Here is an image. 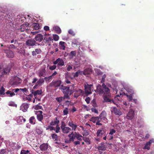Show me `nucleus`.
I'll return each instance as SVG.
<instances>
[{
    "instance_id": "obj_1",
    "label": "nucleus",
    "mask_w": 154,
    "mask_h": 154,
    "mask_svg": "<svg viewBox=\"0 0 154 154\" xmlns=\"http://www.w3.org/2000/svg\"><path fill=\"white\" fill-rule=\"evenodd\" d=\"M97 90L99 94H104L103 98L104 102L112 103L115 104V101L110 93V90L104 83H103L102 85H99L97 86Z\"/></svg>"
},
{
    "instance_id": "obj_2",
    "label": "nucleus",
    "mask_w": 154,
    "mask_h": 154,
    "mask_svg": "<svg viewBox=\"0 0 154 154\" xmlns=\"http://www.w3.org/2000/svg\"><path fill=\"white\" fill-rule=\"evenodd\" d=\"M60 89L62 90L64 95V98L65 99H69L70 96L72 93V91L69 90V87L64 86L62 85L61 86Z\"/></svg>"
},
{
    "instance_id": "obj_3",
    "label": "nucleus",
    "mask_w": 154,
    "mask_h": 154,
    "mask_svg": "<svg viewBox=\"0 0 154 154\" xmlns=\"http://www.w3.org/2000/svg\"><path fill=\"white\" fill-rule=\"evenodd\" d=\"M27 47L29 48L34 46H37L40 45L38 42H36L34 39H28L25 43Z\"/></svg>"
},
{
    "instance_id": "obj_4",
    "label": "nucleus",
    "mask_w": 154,
    "mask_h": 154,
    "mask_svg": "<svg viewBox=\"0 0 154 154\" xmlns=\"http://www.w3.org/2000/svg\"><path fill=\"white\" fill-rule=\"evenodd\" d=\"M22 80L20 78L15 76L11 79L10 84L12 85H17L20 84Z\"/></svg>"
},
{
    "instance_id": "obj_5",
    "label": "nucleus",
    "mask_w": 154,
    "mask_h": 154,
    "mask_svg": "<svg viewBox=\"0 0 154 154\" xmlns=\"http://www.w3.org/2000/svg\"><path fill=\"white\" fill-rule=\"evenodd\" d=\"M60 127L62 132L65 134L68 133L71 130V129L70 128L65 126L64 122H62Z\"/></svg>"
},
{
    "instance_id": "obj_6",
    "label": "nucleus",
    "mask_w": 154,
    "mask_h": 154,
    "mask_svg": "<svg viewBox=\"0 0 154 154\" xmlns=\"http://www.w3.org/2000/svg\"><path fill=\"white\" fill-rule=\"evenodd\" d=\"M92 86V85H85V94L86 96H87L92 93L91 86Z\"/></svg>"
},
{
    "instance_id": "obj_7",
    "label": "nucleus",
    "mask_w": 154,
    "mask_h": 154,
    "mask_svg": "<svg viewBox=\"0 0 154 154\" xmlns=\"http://www.w3.org/2000/svg\"><path fill=\"white\" fill-rule=\"evenodd\" d=\"M100 119L105 123L107 122V119L106 118V113L105 111H102L100 114L99 116Z\"/></svg>"
},
{
    "instance_id": "obj_8",
    "label": "nucleus",
    "mask_w": 154,
    "mask_h": 154,
    "mask_svg": "<svg viewBox=\"0 0 154 154\" xmlns=\"http://www.w3.org/2000/svg\"><path fill=\"white\" fill-rule=\"evenodd\" d=\"M97 148L98 149L99 153L101 154L103 152L102 151H105L106 149L105 143L103 142L101 143L100 145L97 146Z\"/></svg>"
},
{
    "instance_id": "obj_9",
    "label": "nucleus",
    "mask_w": 154,
    "mask_h": 154,
    "mask_svg": "<svg viewBox=\"0 0 154 154\" xmlns=\"http://www.w3.org/2000/svg\"><path fill=\"white\" fill-rule=\"evenodd\" d=\"M92 72L91 69L90 68H87L85 69L84 71H81L79 70H78V74L82 75L83 74L86 75L91 73Z\"/></svg>"
},
{
    "instance_id": "obj_10",
    "label": "nucleus",
    "mask_w": 154,
    "mask_h": 154,
    "mask_svg": "<svg viewBox=\"0 0 154 154\" xmlns=\"http://www.w3.org/2000/svg\"><path fill=\"white\" fill-rule=\"evenodd\" d=\"M46 70L45 68H41L38 71V76L40 78H42V77H45L46 76Z\"/></svg>"
},
{
    "instance_id": "obj_11",
    "label": "nucleus",
    "mask_w": 154,
    "mask_h": 154,
    "mask_svg": "<svg viewBox=\"0 0 154 154\" xmlns=\"http://www.w3.org/2000/svg\"><path fill=\"white\" fill-rule=\"evenodd\" d=\"M61 83V82L60 80L53 81L49 85L51 87L54 86L56 88L60 86Z\"/></svg>"
},
{
    "instance_id": "obj_12",
    "label": "nucleus",
    "mask_w": 154,
    "mask_h": 154,
    "mask_svg": "<svg viewBox=\"0 0 154 154\" xmlns=\"http://www.w3.org/2000/svg\"><path fill=\"white\" fill-rule=\"evenodd\" d=\"M106 130L103 128L98 129L97 132V137H101L103 135H105L106 134Z\"/></svg>"
},
{
    "instance_id": "obj_13",
    "label": "nucleus",
    "mask_w": 154,
    "mask_h": 154,
    "mask_svg": "<svg viewBox=\"0 0 154 154\" xmlns=\"http://www.w3.org/2000/svg\"><path fill=\"white\" fill-rule=\"evenodd\" d=\"M43 112L42 111H36L35 114L37 115V118L38 120L42 122L43 118V116L42 115Z\"/></svg>"
},
{
    "instance_id": "obj_14",
    "label": "nucleus",
    "mask_w": 154,
    "mask_h": 154,
    "mask_svg": "<svg viewBox=\"0 0 154 154\" xmlns=\"http://www.w3.org/2000/svg\"><path fill=\"white\" fill-rule=\"evenodd\" d=\"M53 63L54 65L57 64L58 66H62L64 65L63 60L60 58L57 59L56 61H54Z\"/></svg>"
},
{
    "instance_id": "obj_15",
    "label": "nucleus",
    "mask_w": 154,
    "mask_h": 154,
    "mask_svg": "<svg viewBox=\"0 0 154 154\" xmlns=\"http://www.w3.org/2000/svg\"><path fill=\"white\" fill-rule=\"evenodd\" d=\"M112 113H113L116 115L120 116L122 114V112L119 109H117L116 107H113L111 110Z\"/></svg>"
},
{
    "instance_id": "obj_16",
    "label": "nucleus",
    "mask_w": 154,
    "mask_h": 154,
    "mask_svg": "<svg viewBox=\"0 0 154 154\" xmlns=\"http://www.w3.org/2000/svg\"><path fill=\"white\" fill-rule=\"evenodd\" d=\"M68 136L69 137V140L73 141L76 138H77V134L76 132H72Z\"/></svg>"
},
{
    "instance_id": "obj_17",
    "label": "nucleus",
    "mask_w": 154,
    "mask_h": 154,
    "mask_svg": "<svg viewBox=\"0 0 154 154\" xmlns=\"http://www.w3.org/2000/svg\"><path fill=\"white\" fill-rule=\"evenodd\" d=\"M29 105L28 103H23L20 106V109L24 112H26L29 107Z\"/></svg>"
},
{
    "instance_id": "obj_18",
    "label": "nucleus",
    "mask_w": 154,
    "mask_h": 154,
    "mask_svg": "<svg viewBox=\"0 0 154 154\" xmlns=\"http://www.w3.org/2000/svg\"><path fill=\"white\" fill-rule=\"evenodd\" d=\"M43 35L41 34H38L36 35L35 38V40L36 42H41L43 40Z\"/></svg>"
},
{
    "instance_id": "obj_19",
    "label": "nucleus",
    "mask_w": 154,
    "mask_h": 154,
    "mask_svg": "<svg viewBox=\"0 0 154 154\" xmlns=\"http://www.w3.org/2000/svg\"><path fill=\"white\" fill-rule=\"evenodd\" d=\"M152 143H154V140L152 139L149 140V141L146 143L144 147V149H147L149 150L150 149V146Z\"/></svg>"
},
{
    "instance_id": "obj_20",
    "label": "nucleus",
    "mask_w": 154,
    "mask_h": 154,
    "mask_svg": "<svg viewBox=\"0 0 154 154\" xmlns=\"http://www.w3.org/2000/svg\"><path fill=\"white\" fill-rule=\"evenodd\" d=\"M5 53L7 56L9 58H13L14 56V54L13 51L10 50L5 51Z\"/></svg>"
},
{
    "instance_id": "obj_21",
    "label": "nucleus",
    "mask_w": 154,
    "mask_h": 154,
    "mask_svg": "<svg viewBox=\"0 0 154 154\" xmlns=\"http://www.w3.org/2000/svg\"><path fill=\"white\" fill-rule=\"evenodd\" d=\"M48 145L47 143H43L40 145V149L41 151H46L48 149Z\"/></svg>"
},
{
    "instance_id": "obj_22",
    "label": "nucleus",
    "mask_w": 154,
    "mask_h": 154,
    "mask_svg": "<svg viewBox=\"0 0 154 154\" xmlns=\"http://www.w3.org/2000/svg\"><path fill=\"white\" fill-rule=\"evenodd\" d=\"M134 111L132 109H130L127 115L128 119H132L134 117Z\"/></svg>"
},
{
    "instance_id": "obj_23",
    "label": "nucleus",
    "mask_w": 154,
    "mask_h": 154,
    "mask_svg": "<svg viewBox=\"0 0 154 154\" xmlns=\"http://www.w3.org/2000/svg\"><path fill=\"white\" fill-rule=\"evenodd\" d=\"M60 122L59 120H58V119L57 117L55 118L50 123V125L54 126L55 125H58V124Z\"/></svg>"
},
{
    "instance_id": "obj_24",
    "label": "nucleus",
    "mask_w": 154,
    "mask_h": 154,
    "mask_svg": "<svg viewBox=\"0 0 154 154\" xmlns=\"http://www.w3.org/2000/svg\"><path fill=\"white\" fill-rule=\"evenodd\" d=\"M90 121L93 122L94 123H96L97 122H100L101 119H100L99 116L92 117L90 119Z\"/></svg>"
},
{
    "instance_id": "obj_25",
    "label": "nucleus",
    "mask_w": 154,
    "mask_h": 154,
    "mask_svg": "<svg viewBox=\"0 0 154 154\" xmlns=\"http://www.w3.org/2000/svg\"><path fill=\"white\" fill-rule=\"evenodd\" d=\"M44 79L42 78H40L38 80V79L36 83L38 86H40L44 83Z\"/></svg>"
},
{
    "instance_id": "obj_26",
    "label": "nucleus",
    "mask_w": 154,
    "mask_h": 154,
    "mask_svg": "<svg viewBox=\"0 0 154 154\" xmlns=\"http://www.w3.org/2000/svg\"><path fill=\"white\" fill-rule=\"evenodd\" d=\"M79 127L81 128H80L79 129L78 128V130L79 131L82 130L81 132H82V134L84 136H87L88 134V133L87 131L86 130H84V128L82 126H80Z\"/></svg>"
},
{
    "instance_id": "obj_27",
    "label": "nucleus",
    "mask_w": 154,
    "mask_h": 154,
    "mask_svg": "<svg viewBox=\"0 0 154 154\" xmlns=\"http://www.w3.org/2000/svg\"><path fill=\"white\" fill-rule=\"evenodd\" d=\"M68 125L72 128V130H74L75 131L77 127V125L73 123L72 122H69L68 123Z\"/></svg>"
},
{
    "instance_id": "obj_28",
    "label": "nucleus",
    "mask_w": 154,
    "mask_h": 154,
    "mask_svg": "<svg viewBox=\"0 0 154 154\" xmlns=\"http://www.w3.org/2000/svg\"><path fill=\"white\" fill-rule=\"evenodd\" d=\"M76 54V52L75 51H72L69 54V56L70 58H73L74 57H75Z\"/></svg>"
},
{
    "instance_id": "obj_29",
    "label": "nucleus",
    "mask_w": 154,
    "mask_h": 154,
    "mask_svg": "<svg viewBox=\"0 0 154 154\" xmlns=\"http://www.w3.org/2000/svg\"><path fill=\"white\" fill-rule=\"evenodd\" d=\"M53 29L57 34H60L61 32V30L60 28L58 26H55L53 27Z\"/></svg>"
},
{
    "instance_id": "obj_30",
    "label": "nucleus",
    "mask_w": 154,
    "mask_h": 154,
    "mask_svg": "<svg viewBox=\"0 0 154 154\" xmlns=\"http://www.w3.org/2000/svg\"><path fill=\"white\" fill-rule=\"evenodd\" d=\"M35 117L34 116L30 117L29 119V122L32 125H34L35 124Z\"/></svg>"
},
{
    "instance_id": "obj_31",
    "label": "nucleus",
    "mask_w": 154,
    "mask_h": 154,
    "mask_svg": "<svg viewBox=\"0 0 154 154\" xmlns=\"http://www.w3.org/2000/svg\"><path fill=\"white\" fill-rule=\"evenodd\" d=\"M32 93L34 94V96H36L37 95H41L42 93V90L41 89L37 90L33 92L32 91Z\"/></svg>"
},
{
    "instance_id": "obj_32",
    "label": "nucleus",
    "mask_w": 154,
    "mask_h": 154,
    "mask_svg": "<svg viewBox=\"0 0 154 154\" xmlns=\"http://www.w3.org/2000/svg\"><path fill=\"white\" fill-rule=\"evenodd\" d=\"M34 29L35 30H38L40 28L39 24L38 23H33L32 24Z\"/></svg>"
},
{
    "instance_id": "obj_33",
    "label": "nucleus",
    "mask_w": 154,
    "mask_h": 154,
    "mask_svg": "<svg viewBox=\"0 0 154 154\" xmlns=\"http://www.w3.org/2000/svg\"><path fill=\"white\" fill-rule=\"evenodd\" d=\"M85 94L84 91L81 89H79L78 90V97L79 95L83 96Z\"/></svg>"
},
{
    "instance_id": "obj_34",
    "label": "nucleus",
    "mask_w": 154,
    "mask_h": 154,
    "mask_svg": "<svg viewBox=\"0 0 154 154\" xmlns=\"http://www.w3.org/2000/svg\"><path fill=\"white\" fill-rule=\"evenodd\" d=\"M65 42H63L60 41L59 42V44L60 45V49L64 50L65 48Z\"/></svg>"
},
{
    "instance_id": "obj_35",
    "label": "nucleus",
    "mask_w": 154,
    "mask_h": 154,
    "mask_svg": "<svg viewBox=\"0 0 154 154\" xmlns=\"http://www.w3.org/2000/svg\"><path fill=\"white\" fill-rule=\"evenodd\" d=\"M6 94L7 95L9 94V96L12 97L13 96H14L15 95V94L14 92H12L10 91L9 90L7 91L6 92Z\"/></svg>"
},
{
    "instance_id": "obj_36",
    "label": "nucleus",
    "mask_w": 154,
    "mask_h": 154,
    "mask_svg": "<svg viewBox=\"0 0 154 154\" xmlns=\"http://www.w3.org/2000/svg\"><path fill=\"white\" fill-rule=\"evenodd\" d=\"M52 138L54 139L55 141H57L58 139V137L57 135L55 134H53L51 135Z\"/></svg>"
},
{
    "instance_id": "obj_37",
    "label": "nucleus",
    "mask_w": 154,
    "mask_h": 154,
    "mask_svg": "<svg viewBox=\"0 0 154 154\" xmlns=\"http://www.w3.org/2000/svg\"><path fill=\"white\" fill-rule=\"evenodd\" d=\"M65 99V98H64V97H60L56 98V100L58 102L60 103L63 100H64Z\"/></svg>"
},
{
    "instance_id": "obj_38",
    "label": "nucleus",
    "mask_w": 154,
    "mask_h": 154,
    "mask_svg": "<svg viewBox=\"0 0 154 154\" xmlns=\"http://www.w3.org/2000/svg\"><path fill=\"white\" fill-rule=\"evenodd\" d=\"M5 89L3 87H2L1 89L0 90V95H4L5 94Z\"/></svg>"
},
{
    "instance_id": "obj_39",
    "label": "nucleus",
    "mask_w": 154,
    "mask_h": 154,
    "mask_svg": "<svg viewBox=\"0 0 154 154\" xmlns=\"http://www.w3.org/2000/svg\"><path fill=\"white\" fill-rule=\"evenodd\" d=\"M52 77L51 75H50L48 77H45L43 79H44V80H45L46 82H48L50 80H51L52 79Z\"/></svg>"
},
{
    "instance_id": "obj_40",
    "label": "nucleus",
    "mask_w": 154,
    "mask_h": 154,
    "mask_svg": "<svg viewBox=\"0 0 154 154\" xmlns=\"http://www.w3.org/2000/svg\"><path fill=\"white\" fill-rule=\"evenodd\" d=\"M50 129L51 131L54 130H55V128L54 127L51 126V125L48 126L46 128V130H48Z\"/></svg>"
},
{
    "instance_id": "obj_41",
    "label": "nucleus",
    "mask_w": 154,
    "mask_h": 154,
    "mask_svg": "<svg viewBox=\"0 0 154 154\" xmlns=\"http://www.w3.org/2000/svg\"><path fill=\"white\" fill-rule=\"evenodd\" d=\"M53 39L54 40L57 41L58 40L59 37L58 35L56 34H54L53 35Z\"/></svg>"
},
{
    "instance_id": "obj_42",
    "label": "nucleus",
    "mask_w": 154,
    "mask_h": 154,
    "mask_svg": "<svg viewBox=\"0 0 154 154\" xmlns=\"http://www.w3.org/2000/svg\"><path fill=\"white\" fill-rule=\"evenodd\" d=\"M55 128V132L56 133H58L60 132V128L59 127L58 125H57Z\"/></svg>"
},
{
    "instance_id": "obj_43",
    "label": "nucleus",
    "mask_w": 154,
    "mask_h": 154,
    "mask_svg": "<svg viewBox=\"0 0 154 154\" xmlns=\"http://www.w3.org/2000/svg\"><path fill=\"white\" fill-rule=\"evenodd\" d=\"M63 113L64 115H67L68 113V109L66 108L63 110Z\"/></svg>"
},
{
    "instance_id": "obj_44",
    "label": "nucleus",
    "mask_w": 154,
    "mask_h": 154,
    "mask_svg": "<svg viewBox=\"0 0 154 154\" xmlns=\"http://www.w3.org/2000/svg\"><path fill=\"white\" fill-rule=\"evenodd\" d=\"M57 66L55 65H54L52 66H50L49 69L51 70H53L55 69L56 68Z\"/></svg>"
},
{
    "instance_id": "obj_45",
    "label": "nucleus",
    "mask_w": 154,
    "mask_h": 154,
    "mask_svg": "<svg viewBox=\"0 0 154 154\" xmlns=\"http://www.w3.org/2000/svg\"><path fill=\"white\" fill-rule=\"evenodd\" d=\"M116 132V130L113 129H111L110 130V132L109 133V134L112 135L114 134Z\"/></svg>"
},
{
    "instance_id": "obj_46",
    "label": "nucleus",
    "mask_w": 154,
    "mask_h": 154,
    "mask_svg": "<svg viewBox=\"0 0 154 154\" xmlns=\"http://www.w3.org/2000/svg\"><path fill=\"white\" fill-rule=\"evenodd\" d=\"M29 23H26L25 24H22L21 25L20 27L22 28H23V27H26L27 28L29 26Z\"/></svg>"
},
{
    "instance_id": "obj_47",
    "label": "nucleus",
    "mask_w": 154,
    "mask_h": 154,
    "mask_svg": "<svg viewBox=\"0 0 154 154\" xmlns=\"http://www.w3.org/2000/svg\"><path fill=\"white\" fill-rule=\"evenodd\" d=\"M36 131L37 134H42V131L38 128H36Z\"/></svg>"
},
{
    "instance_id": "obj_48",
    "label": "nucleus",
    "mask_w": 154,
    "mask_h": 154,
    "mask_svg": "<svg viewBox=\"0 0 154 154\" xmlns=\"http://www.w3.org/2000/svg\"><path fill=\"white\" fill-rule=\"evenodd\" d=\"M35 109L36 110L42 109V107L41 106H39L38 105H37L35 106Z\"/></svg>"
},
{
    "instance_id": "obj_49",
    "label": "nucleus",
    "mask_w": 154,
    "mask_h": 154,
    "mask_svg": "<svg viewBox=\"0 0 154 154\" xmlns=\"http://www.w3.org/2000/svg\"><path fill=\"white\" fill-rule=\"evenodd\" d=\"M35 52H36L37 54H40L42 52V51L40 49L37 48L35 49Z\"/></svg>"
},
{
    "instance_id": "obj_50",
    "label": "nucleus",
    "mask_w": 154,
    "mask_h": 154,
    "mask_svg": "<svg viewBox=\"0 0 154 154\" xmlns=\"http://www.w3.org/2000/svg\"><path fill=\"white\" fill-rule=\"evenodd\" d=\"M91 110L92 112H94L95 113L98 114V110L96 108H92L91 109Z\"/></svg>"
},
{
    "instance_id": "obj_51",
    "label": "nucleus",
    "mask_w": 154,
    "mask_h": 154,
    "mask_svg": "<svg viewBox=\"0 0 154 154\" xmlns=\"http://www.w3.org/2000/svg\"><path fill=\"white\" fill-rule=\"evenodd\" d=\"M38 79L36 77H34L32 79V84H34V83H36Z\"/></svg>"
},
{
    "instance_id": "obj_52",
    "label": "nucleus",
    "mask_w": 154,
    "mask_h": 154,
    "mask_svg": "<svg viewBox=\"0 0 154 154\" xmlns=\"http://www.w3.org/2000/svg\"><path fill=\"white\" fill-rule=\"evenodd\" d=\"M46 42H49L50 41H52L53 40V39L51 37H49L48 38H46Z\"/></svg>"
},
{
    "instance_id": "obj_53",
    "label": "nucleus",
    "mask_w": 154,
    "mask_h": 154,
    "mask_svg": "<svg viewBox=\"0 0 154 154\" xmlns=\"http://www.w3.org/2000/svg\"><path fill=\"white\" fill-rule=\"evenodd\" d=\"M68 32L69 34L72 35L74 36L75 35L74 32L72 30L70 29L68 31Z\"/></svg>"
},
{
    "instance_id": "obj_54",
    "label": "nucleus",
    "mask_w": 154,
    "mask_h": 154,
    "mask_svg": "<svg viewBox=\"0 0 154 154\" xmlns=\"http://www.w3.org/2000/svg\"><path fill=\"white\" fill-rule=\"evenodd\" d=\"M85 100L86 101L87 103L88 104L90 103V98L89 97H88L85 99Z\"/></svg>"
},
{
    "instance_id": "obj_55",
    "label": "nucleus",
    "mask_w": 154,
    "mask_h": 154,
    "mask_svg": "<svg viewBox=\"0 0 154 154\" xmlns=\"http://www.w3.org/2000/svg\"><path fill=\"white\" fill-rule=\"evenodd\" d=\"M127 97H128V101H130L132 100L133 97H132V95H127Z\"/></svg>"
},
{
    "instance_id": "obj_56",
    "label": "nucleus",
    "mask_w": 154,
    "mask_h": 154,
    "mask_svg": "<svg viewBox=\"0 0 154 154\" xmlns=\"http://www.w3.org/2000/svg\"><path fill=\"white\" fill-rule=\"evenodd\" d=\"M106 77V75H104L102 77V80L101 81V82H103L105 81V78Z\"/></svg>"
},
{
    "instance_id": "obj_57",
    "label": "nucleus",
    "mask_w": 154,
    "mask_h": 154,
    "mask_svg": "<svg viewBox=\"0 0 154 154\" xmlns=\"http://www.w3.org/2000/svg\"><path fill=\"white\" fill-rule=\"evenodd\" d=\"M80 137H82V139H83V138H84L83 137L81 136H80L79 134H78V137H77L78 140H79L81 141V140H82V139Z\"/></svg>"
},
{
    "instance_id": "obj_58",
    "label": "nucleus",
    "mask_w": 154,
    "mask_h": 154,
    "mask_svg": "<svg viewBox=\"0 0 154 154\" xmlns=\"http://www.w3.org/2000/svg\"><path fill=\"white\" fill-rule=\"evenodd\" d=\"M20 90H21L23 91V92H26L27 91V90L26 88H20Z\"/></svg>"
},
{
    "instance_id": "obj_59",
    "label": "nucleus",
    "mask_w": 154,
    "mask_h": 154,
    "mask_svg": "<svg viewBox=\"0 0 154 154\" xmlns=\"http://www.w3.org/2000/svg\"><path fill=\"white\" fill-rule=\"evenodd\" d=\"M23 119V116H19L18 119V121H19V122H21Z\"/></svg>"
},
{
    "instance_id": "obj_60",
    "label": "nucleus",
    "mask_w": 154,
    "mask_h": 154,
    "mask_svg": "<svg viewBox=\"0 0 154 154\" xmlns=\"http://www.w3.org/2000/svg\"><path fill=\"white\" fill-rule=\"evenodd\" d=\"M44 29L46 31H48L49 30V28L48 26H45L44 28Z\"/></svg>"
},
{
    "instance_id": "obj_61",
    "label": "nucleus",
    "mask_w": 154,
    "mask_h": 154,
    "mask_svg": "<svg viewBox=\"0 0 154 154\" xmlns=\"http://www.w3.org/2000/svg\"><path fill=\"white\" fill-rule=\"evenodd\" d=\"M72 69V67L70 65H69L67 68V70L68 71H69L71 69Z\"/></svg>"
},
{
    "instance_id": "obj_62",
    "label": "nucleus",
    "mask_w": 154,
    "mask_h": 154,
    "mask_svg": "<svg viewBox=\"0 0 154 154\" xmlns=\"http://www.w3.org/2000/svg\"><path fill=\"white\" fill-rule=\"evenodd\" d=\"M107 139L109 140H110L113 139V136H108L107 137Z\"/></svg>"
},
{
    "instance_id": "obj_63",
    "label": "nucleus",
    "mask_w": 154,
    "mask_h": 154,
    "mask_svg": "<svg viewBox=\"0 0 154 154\" xmlns=\"http://www.w3.org/2000/svg\"><path fill=\"white\" fill-rule=\"evenodd\" d=\"M5 151L4 149H3L0 150V154H4L5 153Z\"/></svg>"
},
{
    "instance_id": "obj_64",
    "label": "nucleus",
    "mask_w": 154,
    "mask_h": 154,
    "mask_svg": "<svg viewBox=\"0 0 154 154\" xmlns=\"http://www.w3.org/2000/svg\"><path fill=\"white\" fill-rule=\"evenodd\" d=\"M20 154H27V153L25 150H22L21 151Z\"/></svg>"
}]
</instances>
